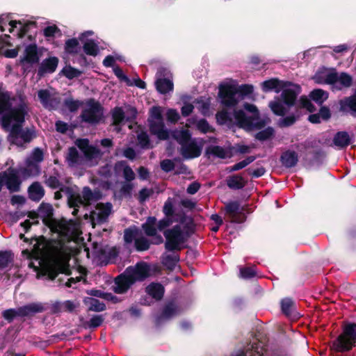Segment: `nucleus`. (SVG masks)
Listing matches in <instances>:
<instances>
[{
	"label": "nucleus",
	"mask_w": 356,
	"mask_h": 356,
	"mask_svg": "<svg viewBox=\"0 0 356 356\" xmlns=\"http://www.w3.org/2000/svg\"><path fill=\"white\" fill-rule=\"evenodd\" d=\"M142 229L147 236H154L158 229L156 217H148L146 222L142 225Z\"/></svg>",
	"instance_id": "32"
},
{
	"label": "nucleus",
	"mask_w": 356,
	"mask_h": 356,
	"mask_svg": "<svg viewBox=\"0 0 356 356\" xmlns=\"http://www.w3.org/2000/svg\"><path fill=\"white\" fill-rule=\"evenodd\" d=\"M151 120L161 121L163 120L162 109L159 106H154L149 111V118L147 122Z\"/></svg>",
	"instance_id": "54"
},
{
	"label": "nucleus",
	"mask_w": 356,
	"mask_h": 356,
	"mask_svg": "<svg viewBox=\"0 0 356 356\" xmlns=\"http://www.w3.org/2000/svg\"><path fill=\"white\" fill-rule=\"evenodd\" d=\"M47 238L44 236H40V237H34L31 238V243L33 241H35L33 245V250L36 252H41L42 249H45V244L47 243Z\"/></svg>",
	"instance_id": "58"
},
{
	"label": "nucleus",
	"mask_w": 356,
	"mask_h": 356,
	"mask_svg": "<svg viewBox=\"0 0 356 356\" xmlns=\"http://www.w3.org/2000/svg\"><path fill=\"white\" fill-rule=\"evenodd\" d=\"M356 346V323H348L343 326V332L332 342L331 348L337 353L352 350Z\"/></svg>",
	"instance_id": "3"
},
{
	"label": "nucleus",
	"mask_w": 356,
	"mask_h": 356,
	"mask_svg": "<svg viewBox=\"0 0 356 356\" xmlns=\"http://www.w3.org/2000/svg\"><path fill=\"white\" fill-rule=\"evenodd\" d=\"M275 134L274 129L271 127H268L259 132L255 135V138L259 141H265L270 139Z\"/></svg>",
	"instance_id": "55"
},
{
	"label": "nucleus",
	"mask_w": 356,
	"mask_h": 356,
	"mask_svg": "<svg viewBox=\"0 0 356 356\" xmlns=\"http://www.w3.org/2000/svg\"><path fill=\"white\" fill-rule=\"evenodd\" d=\"M280 161L282 165L286 168L295 167L299 161L298 154L293 150H286L280 156Z\"/></svg>",
	"instance_id": "22"
},
{
	"label": "nucleus",
	"mask_w": 356,
	"mask_h": 356,
	"mask_svg": "<svg viewBox=\"0 0 356 356\" xmlns=\"http://www.w3.org/2000/svg\"><path fill=\"white\" fill-rule=\"evenodd\" d=\"M245 180L241 175H232L226 178V184L232 190L243 189L247 184Z\"/></svg>",
	"instance_id": "25"
},
{
	"label": "nucleus",
	"mask_w": 356,
	"mask_h": 356,
	"mask_svg": "<svg viewBox=\"0 0 356 356\" xmlns=\"http://www.w3.org/2000/svg\"><path fill=\"white\" fill-rule=\"evenodd\" d=\"M12 107L10 95L8 92L0 91V114L8 112Z\"/></svg>",
	"instance_id": "39"
},
{
	"label": "nucleus",
	"mask_w": 356,
	"mask_h": 356,
	"mask_svg": "<svg viewBox=\"0 0 356 356\" xmlns=\"http://www.w3.org/2000/svg\"><path fill=\"white\" fill-rule=\"evenodd\" d=\"M155 86L156 90L163 95L172 91L174 88L172 81L165 78L158 79L155 81Z\"/></svg>",
	"instance_id": "31"
},
{
	"label": "nucleus",
	"mask_w": 356,
	"mask_h": 356,
	"mask_svg": "<svg viewBox=\"0 0 356 356\" xmlns=\"http://www.w3.org/2000/svg\"><path fill=\"white\" fill-rule=\"evenodd\" d=\"M86 104L88 107L83 109L80 115L81 121L92 125L99 124L104 117V108L92 98Z\"/></svg>",
	"instance_id": "4"
},
{
	"label": "nucleus",
	"mask_w": 356,
	"mask_h": 356,
	"mask_svg": "<svg viewBox=\"0 0 356 356\" xmlns=\"http://www.w3.org/2000/svg\"><path fill=\"white\" fill-rule=\"evenodd\" d=\"M281 311L283 314L290 316L293 312L296 309V304L294 300L291 298H284L280 301Z\"/></svg>",
	"instance_id": "37"
},
{
	"label": "nucleus",
	"mask_w": 356,
	"mask_h": 356,
	"mask_svg": "<svg viewBox=\"0 0 356 356\" xmlns=\"http://www.w3.org/2000/svg\"><path fill=\"white\" fill-rule=\"evenodd\" d=\"M29 198L35 202H39L44 195V190L41 184L33 182L28 188Z\"/></svg>",
	"instance_id": "29"
},
{
	"label": "nucleus",
	"mask_w": 356,
	"mask_h": 356,
	"mask_svg": "<svg viewBox=\"0 0 356 356\" xmlns=\"http://www.w3.org/2000/svg\"><path fill=\"white\" fill-rule=\"evenodd\" d=\"M225 211L232 218L231 222L240 223L243 220L238 218L237 214L240 213V204L238 201H231L225 204Z\"/></svg>",
	"instance_id": "26"
},
{
	"label": "nucleus",
	"mask_w": 356,
	"mask_h": 356,
	"mask_svg": "<svg viewBox=\"0 0 356 356\" xmlns=\"http://www.w3.org/2000/svg\"><path fill=\"white\" fill-rule=\"evenodd\" d=\"M83 154L87 159L91 160L100 155V150L95 146L90 145L87 149L84 151Z\"/></svg>",
	"instance_id": "63"
},
{
	"label": "nucleus",
	"mask_w": 356,
	"mask_h": 356,
	"mask_svg": "<svg viewBox=\"0 0 356 356\" xmlns=\"http://www.w3.org/2000/svg\"><path fill=\"white\" fill-rule=\"evenodd\" d=\"M135 248L138 252H143L149 250L150 241L144 236L136 238L134 242Z\"/></svg>",
	"instance_id": "53"
},
{
	"label": "nucleus",
	"mask_w": 356,
	"mask_h": 356,
	"mask_svg": "<svg viewBox=\"0 0 356 356\" xmlns=\"http://www.w3.org/2000/svg\"><path fill=\"white\" fill-rule=\"evenodd\" d=\"M80 155L75 147L68 148V152L65 156V160L71 167L79 163Z\"/></svg>",
	"instance_id": "44"
},
{
	"label": "nucleus",
	"mask_w": 356,
	"mask_h": 356,
	"mask_svg": "<svg viewBox=\"0 0 356 356\" xmlns=\"http://www.w3.org/2000/svg\"><path fill=\"white\" fill-rule=\"evenodd\" d=\"M104 320V319L102 315H95L89 321L83 322V326L85 328H97L102 325Z\"/></svg>",
	"instance_id": "51"
},
{
	"label": "nucleus",
	"mask_w": 356,
	"mask_h": 356,
	"mask_svg": "<svg viewBox=\"0 0 356 356\" xmlns=\"http://www.w3.org/2000/svg\"><path fill=\"white\" fill-rule=\"evenodd\" d=\"M339 111L356 117V92L339 101Z\"/></svg>",
	"instance_id": "19"
},
{
	"label": "nucleus",
	"mask_w": 356,
	"mask_h": 356,
	"mask_svg": "<svg viewBox=\"0 0 356 356\" xmlns=\"http://www.w3.org/2000/svg\"><path fill=\"white\" fill-rule=\"evenodd\" d=\"M14 261V254L11 251H0V270H3Z\"/></svg>",
	"instance_id": "41"
},
{
	"label": "nucleus",
	"mask_w": 356,
	"mask_h": 356,
	"mask_svg": "<svg viewBox=\"0 0 356 356\" xmlns=\"http://www.w3.org/2000/svg\"><path fill=\"white\" fill-rule=\"evenodd\" d=\"M38 95L40 102L45 108L51 106L52 105V102L56 100L55 98L51 97L49 91L47 90H40Z\"/></svg>",
	"instance_id": "49"
},
{
	"label": "nucleus",
	"mask_w": 356,
	"mask_h": 356,
	"mask_svg": "<svg viewBox=\"0 0 356 356\" xmlns=\"http://www.w3.org/2000/svg\"><path fill=\"white\" fill-rule=\"evenodd\" d=\"M145 292L156 301L161 300L165 293L164 286L159 282H152L145 287Z\"/></svg>",
	"instance_id": "24"
},
{
	"label": "nucleus",
	"mask_w": 356,
	"mask_h": 356,
	"mask_svg": "<svg viewBox=\"0 0 356 356\" xmlns=\"http://www.w3.org/2000/svg\"><path fill=\"white\" fill-rule=\"evenodd\" d=\"M40 57L38 52V46L36 44H30L27 45L24 49V56L21 58L20 63L33 65L38 63Z\"/></svg>",
	"instance_id": "20"
},
{
	"label": "nucleus",
	"mask_w": 356,
	"mask_h": 356,
	"mask_svg": "<svg viewBox=\"0 0 356 356\" xmlns=\"http://www.w3.org/2000/svg\"><path fill=\"white\" fill-rule=\"evenodd\" d=\"M113 125H120L126 119L124 113L121 107H115L112 111Z\"/></svg>",
	"instance_id": "52"
},
{
	"label": "nucleus",
	"mask_w": 356,
	"mask_h": 356,
	"mask_svg": "<svg viewBox=\"0 0 356 356\" xmlns=\"http://www.w3.org/2000/svg\"><path fill=\"white\" fill-rule=\"evenodd\" d=\"M181 307L174 301L168 302L163 307L162 311L156 318V323H161L164 321H168L181 314Z\"/></svg>",
	"instance_id": "12"
},
{
	"label": "nucleus",
	"mask_w": 356,
	"mask_h": 356,
	"mask_svg": "<svg viewBox=\"0 0 356 356\" xmlns=\"http://www.w3.org/2000/svg\"><path fill=\"white\" fill-rule=\"evenodd\" d=\"M137 140L140 146L143 149H149L152 147L150 145V139L145 131H142L137 136Z\"/></svg>",
	"instance_id": "61"
},
{
	"label": "nucleus",
	"mask_w": 356,
	"mask_h": 356,
	"mask_svg": "<svg viewBox=\"0 0 356 356\" xmlns=\"http://www.w3.org/2000/svg\"><path fill=\"white\" fill-rule=\"evenodd\" d=\"M63 248L64 243L60 240H47L44 251L49 260L42 266L41 274L49 280H54L59 273L72 275L69 263L61 260Z\"/></svg>",
	"instance_id": "1"
},
{
	"label": "nucleus",
	"mask_w": 356,
	"mask_h": 356,
	"mask_svg": "<svg viewBox=\"0 0 356 356\" xmlns=\"http://www.w3.org/2000/svg\"><path fill=\"white\" fill-rule=\"evenodd\" d=\"M95 209L98 211H91L89 216L93 228L97 224L102 225L108 221V217L112 213L113 206L110 202H99L96 204Z\"/></svg>",
	"instance_id": "8"
},
{
	"label": "nucleus",
	"mask_w": 356,
	"mask_h": 356,
	"mask_svg": "<svg viewBox=\"0 0 356 356\" xmlns=\"http://www.w3.org/2000/svg\"><path fill=\"white\" fill-rule=\"evenodd\" d=\"M291 85H292V83L290 81H284L277 78H272L262 82L261 90L264 92L274 90L275 92L278 93L282 89L291 86Z\"/></svg>",
	"instance_id": "17"
},
{
	"label": "nucleus",
	"mask_w": 356,
	"mask_h": 356,
	"mask_svg": "<svg viewBox=\"0 0 356 356\" xmlns=\"http://www.w3.org/2000/svg\"><path fill=\"white\" fill-rule=\"evenodd\" d=\"M263 354V347L259 343H252L240 350L236 356H262Z\"/></svg>",
	"instance_id": "28"
},
{
	"label": "nucleus",
	"mask_w": 356,
	"mask_h": 356,
	"mask_svg": "<svg viewBox=\"0 0 356 356\" xmlns=\"http://www.w3.org/2000/svg\"><path fill=\"white\" fill-rule=\"evenodd\" d=\"M163 235L165 238V248L168 251H181V245L184 243V234L181 226L176 225L171 229H165Z\"/></svg>",
	"instance_id": "5"
},
{
	"label": "nucleus",
	"mask_w": 356,
	"mask_h": 356,
	"mask_svg": "<svg viewBox=\"0 0 356 356\" xmlns=\"http://www.w3.org/2000/svg\"><path fill=\"white\" fill-rule=\"evenodd\" d=\"M291 86L293 88L286 87L282 89L281 95L279 97L288 108L296 105L298 95L301 91V88L298 85L292 83Z\"/></svg>",
	"instance_id": "13"
},
{
	"label": "nucleus",
	"mask_w": 356,
	"mask_h": 356,
	"mask_svg": "<svg viewBox=\"0 0 356 356\" xmlns=\"http://www.w3.org/2000/svg\"><path fill=\"white\" fill-rule=\"evenodd\" d=\"M64 105L70 112L74 113L82 105V102L79 100H74L73 99H66L64 101Z\"/></svg>",
	"instance_id": "62"
},
{
	"label": "nucleus",
	"mask_w": 356,
	"mask_h": 356,
	"mask_svg": "<svg viewBox=\"0 0 356 356\" xmlns=\"http://www.w3.org/2000/svg\"><path fill=\"white\" fill-rule=\"evenodd\" d=\"M59 60L56 56H51L44 59L40 64L37 75L39 78L44 76L46 74L54 73L58 65Z\"/></svg>",
	"instance_id": "16"
},
{
	"label": "nucleus",
	"mask_w": 356,
	"mask_h": 356,
	"mask_svg": "<svg viewBox=\"0 0 356 356\" xmlns=\"http://www.w3.org/2000/svg\"><path fill=\"white\" fill-rule=\"evenodd\" d=\"M179 260L178 254H163L161 257V264L169 270H173Z\"/></svg>",
	"instance_id": "33"
},
{
	"label": "nucleus",
	"mask_w": 356,
	"mask_h": 356,
	"mask_svg": "<svg viewBox=\"0 0 356 356\" xmlns=\"http://www.w3.org/2000/svg\"><path fill=\"white\" fill-rule=\"evenodd\" d=\"M207 154H212L220 159H225L227 156L226 150L219 145H210L206 149Z\"/></svg>",
	"instance_id": "50"
},
{
	"label": "nucleus",
	"mask_w": 356,
	"mask_h": 356,
	"mask_svg": "<svg viewBox=\"0 0 356 356\" xmlns=\"http://www.w3.org/2000/svg\"><path fill=\"white\" fill-rule=\"evenodd\" d=\"M302 115L301 113H299L298 108H296L295 114L288 115L280 120L279 126L280 127H289L292 126L296 120Z\"/></svg>",
	"instance_id": "42"
},
{
	"label": "nucleus",
	"mask_w": 356,
	"mask_h": 356,
	"mask_svg": "<svg viewBox=\"0 0 356 356\" xmlns=\"http://www.w3.org/2000/svg\"><path fill=\"white\" fill-rule=\"evenodd\" d=\"M4 184L10 192H18L20 190L21 181L16 170L10 168L8 172H0V191Z\"/></svg>",
	"instance_id": "9"
},
{
	"label": "nucleus",
	"mask_w": 356,
	"mask_h": 356,
	"mask_svg": "<svg viewBox=\"0 0 356 356\" xmlns=\"http://www.w3.org/2000/svg\"><path fill=\"white\" fill-rule=\"evenodd\" d=\"M60 74L65 76L67 79L72 80L74 78L79 77L82 74V71L69 65L64 67Z\"/></svg>",
	"instance_id": "47"
},
{
	"label": "nucleus",
	"mask_w": 356,
	"mask_h": 356,
	"mask_svg": "<svg viewBox=\"0 0 356 356\" xmlns=\"http://www.w3.org/2000/svg\"><path fill=\"white\" fill-rule=\"evenodd\" d=\"M180 152L184 159H191L200 156L202 148L195 141L191 140L181 147Z\"/></svg>",
	"instance_id": "21"
},
{
	"label": "nucleus",
	"mask_w": 356,
	"mask_h": 356,
	"mask_svg": "<svg viewBox=\"0 0 356 356\" xmlns=\"http://www.w3.org/2000/svg\"><path fill=\"white\" fill-rule=\"evenodd\" d=\"M234 117L237 124L241 127L250 124V118L246 115L245 113L243 110H235L234 112Z\"/></svg>",
	"instance_id": "46"
},
{
	"label": "nucleus",
	"mask_w": 356,
	"mask_h": 356,
	"mask_svg": "<svg viewBox=\"0 0 356 356\" xmlns=\"http://www.w3.org/2000/svg\"><path fill=\"white\" fill-rule=\"evenodd\" d=\"M149 132L156 136L159 140H165L169 138V131L165 127L163 120H151L148 122Z\"/></svg>",
	"instance_id": "18"
},
{
	"label": "nucleus",
	"mask_w": 356,
	"mask_h": 356,
	"mask_svg": "<svg viewBox=\"0 0 356 356\" xmlns=\"http://www.w3.org/2000/svg\"><path fill=\"white\" fill-rule=\"evenodd\" d=\"M197 129L202 134L213 133L215 129L204 119H200L197 123Z\"/></svg>",
	"instance_id": "59"
},
{
	"label": "nucleus",
	"mask_w": 356,
	"mask_h": 356,
	"mask_svg": "<svg viewBox=\"0 0 356 356\" xmlns=\"http://www.w3.org/2000/svg\"><path fill=\"white\" fill-rule=\"evenodd\" d=\"M216 118L217 122L220 125L233 124L232 115L226 110L218 111L216 115Z\"/></svg>",
	"instance_id": "48"
},
{
	"label": "nucleus",
	"mask_w": 356,
	"mask_h": 356,
	"mask_svg": "<svg viewBox=\"0 0 356 356\" xmlns=\"http://www.w3.org/2000/svg\"><path fill=\"white\" fill-rule=\"evenodd\" d=\"M333 144L339 149L347 147L351 143V138L347 131H338L334 136L332 140Z\"/></svg>",
	"instance_id": "27"
},
{
	"label": "nucleus",
	"mask_w": 356,
	"mask_h": 356,
	"mask_svg": "<svg viewBox=\"0 0 356 356\" xmlns=\"http://www.w3.org/2000/svg\"><path fill=\"white\" fill-rule=\"evenodd\" d=\"M311 99L308 98L305 95H302L300 97L299 99V104L296 106V109L298 108L299 113H302L301 110L302 108L307 109L309 113H313L316 111L315 106L312 103Z\"/></svg>",
	"instance_id": "45"
},
{
	"label": "nucleus",
	"mask_w": 356,
	"mask_h": 356,
	"mask_svg": "<svg viewBox=\"0 0 356 356\" xmlns=\"http://www.w3.org/2000/svg\"><path fill=\"white\" fill-rule=\"evenodd\" d=\"M126 270L129 271L130 276L135 280V282L144 281L151 275L150 267L145 262L138 263L135 268L129 266Z\"/></svg>",
	"instance_id": "14"
},
{
	"label": "nucleus",
	"mask_w": 356,
	"mask_h": 356,
	"mask_svg": "<svg viewBox=\"0 0 356 356\" xmlns=\"http://www.w3.org/2000/svg\"><path fill=\"white\" fill-rule=\"evenodd\" d=\"M65 52L70 55H76L81 50V46L79 40L76 38L68 39L65 41L64 45Z\"/></svg>",
	"instance_id": "34"
},
{
	"label": "nucleus",
	"mask_w": 356,
	"mask_h": 356,
	"mask_svg": "<svg viewBox=\"0 0 356 356\" xmlns=\"http://www.w3.org/2000/svg\"><path fill=\"white\" fill-rule=\"evenodd\" d=\"M218 97L220 104L227 108L236 106L238 102L236 85L222 83L219 86Z\"/></svg>",
	"instance_id": "7"
},
{
	"label": "nucleus",
	"mask_w": 356,
	"mask_h": 356,
	"mask_svg": "<svg viewBox=\"0 0 356 356\" xmlns=\"http://www.w3.org/2000/svg\"><path fill=\"white\" fill-rule=\"evenodd\" d=\"M81 197L84 203H90L92 200H99V196H96L90 187L86 186L83 189Z\"/></svg>",
	"instance_id": "60"
},
{
	"label": "nucleus",
	"mask_w": 356,
	"mask_h": 356,
	"mask_svg": "<svg viewBox=\"0 0 356 356\" xmlns=\"http://www.w3.org/2000/svg\"><path fill=\"white\" fill-rule=\"evenodd\" d=\"M174 138L182 147L191 141V134L188 129H181L173 134Z\"/></svg>",
	"instance_id": "38"
},
{
	"label": "nucleus",
	"mask_w": 356,
	"mask_h": 356,
	"mask_svg": "<svg viewBox=\"0 0 356 356\" xmlns=\"http://www.w3.org/2000/svg\"><path fill=\"white\" fill-rule=\"evenodd\" d=\"M44 310V308L41 303H31L20 307L17 309H6L2 312V317L8 323H11L17 316H28L31 314L42 312Z\"/></svg>",
	"instance_id": "6"
},
{
	"label": "nucleus",
	"mask_w": 356,
	"mask_h": 356,
	"mask_svg": "<svg viewBox=\"0 0 356 356\" xmlns=\"http://www.w3.org/2000/svg\"><path fill=\"white\" fill-rule=\"evenodd\" d=\"M284 104L279 97H275L273 101L269 102L268 106L275 115L284 116L288 112V108H286Z\"/></svg>",
	"instance_id": "30"
},
{
	"label": "nucleus",
	"mask_w": 356,
	"mask_h": 356,
	"mask_svg": "<svg viewBox=\"0 0 356 356\" xmlns=\"http://www.w3.org/2000/svg\"><path fill=\"white\" fill-rule=\"evenodd\" d=\"M113 291L118 294L125 293L135 284V280L130 276L129 271H125L117 276L114 280Z\"/></svg>",
	"instance_id": "11"
},
{
	"label": "nucleus",
	"mask_w": 356,
	"mask_h": 356,
	"mask_svg": "<svg viewBox=\"0 0 356 356\" xmlns=\"http://www.w3.org/2000/svg\"><path fill=\"white\" fill-rule=\"evenodd\" d=\"M28 114L26 106L20 104L15 108H12L1 118V126L6 131L13 129V134H17L20 126L25 122V116Z\"/></svg>",
	"instance_id": "2"
},
{
	"label": "nucleus",
	"mask_w": 356,
	"mask_h": 356,
	"mask_svg": "<svg viewBox=\"0 0 356 356\" xmlns=\"http://www.w3.org/2000/svg\"><path fill=\"white\" fill-rule=\"evenodd\" d=\"M84 53L88 56H96L99 51V47L94 40H88L83 45Z\"/></svg>",
	"instance_id": "43"
},
{
	"label": "nucleus",
	"mask_w": 356,
	"mask_h": 356,
	"mask_svg": "<svg viewBox=\"0 0 356 356\" xmlns=\"http://www.w3.org/2000/svg\"><path fill=\"white\" fill-rule=\"evenodd\" d=\"M253 86L250 84H242L241 86L236 85L238 99H243L244 97L252 94L253 92Z\"/></svg>",
	"instance_id": "57"
},
{
	"label": "nucleus",
	"mask_w": 356,
	"mask_h": 356,
	"mask_svg": "<svg viewBox=\"0 0 356 356\" xmlns=\"http://www.w3.org/2000/svg\"><path fill=\"white\" fill-rule=\"evenodd\" d=\"M44 160V152L40 147H35L33 149L30 156L26 161V168L23 170V173L29 176L38 175L40 172L39 163Z\"/></svg>",
	"instance_id": "10"
},
{
	"label": "nucleus",
	"mask_w": 356,
	"mask_h": 356,
	"mask_svg": "<svg viewBox=\"0 0 356 356\" xmlns=\"http://www.w3.org/2000/svg\"><path fill=\"white\" fill-rule=\"evenodd\" d=\"M154 191L152 188H142L137 196V199L140 204H143L153 194Z\"/></svg>",
	"instance_id": "64"
},
{
	"label": "nucleus",
	"mask_w": 356,
	"mask_h": 356,
	"mask_svg": "<svg viewBox=\"0 0 356 356\" xmlns=\"http://www.w3.org/2000/svg\"><path fill=\"white\" fill-rule=\"evenodd\" d=\"M69 193L67 204L70 208L79 207L81 205L84 204L83 200L79 194L72 193L71 191Z\"/></svg>",
	"instance_id": "56"
},
{
	"label": "nucleus",
	"mask_w": 356,
	"mask_h": 356,
	"mask_svg": "<svg viewBox=\"0 0 356 356\" xmlns=\"http://www.w3.org/2000/svg\"><path fill=\"white\" fill-rule=\"evenodd\" d=\"M40 217L42 218L43 223L52 228L56 223L54 218V209L51 204L42 202L38 207Z\"/></svg>",
	"instance_id": "15"
},
{
	"label": "nucleus",
	"mask_w": 356,
	"mask_h": 356,
	"mask_svg": "<svg viewBox=\"0 0 356 356\" xmlns=\"http://www.w3.org/2000/svg\"><path fill=\"white\" fill-rule=\"evenodd\" d=\"M125 163L126 162L124 161H118L115 165V168L123 167V177L127 181L130 182L135 179V173L131 168Z\"/></svg>",
	"instance_id": "40"
},
{
	"label": "nucleus",
	"mask_w": 356,
	"mask_h": 356,
	"mask_svg": "<svg viewBox=\"0 0 356 356\" xmlns=\"http://www.w3.org/2000/svg\"><path fill=\"white\" fill-rule=\"evenodd\" d=\"M36 137L35 130L33 129H23V126H20V131L17 134H13V129L9 131V138H12L13 143H15L14 140L20 138L24 143H29L34 138Z\"/></svg>",
	"instance_id": "23"
},
{
	"label": "nucleus",
	"mask_w": 356,
	"mask_h": 356,
	"mask_svg": "<svg viewBox=\"0 0 356 356\" xmlns=\"http://www.w3.org/2000/svg\"><path fill=\"white\" fill-rule=\"evenodd\" d=\"M309 98L318 105L323 103L328 98V92L323 89L317 88L312 90L309 95Z\"/></svg>",
	"instance_id": "36"
},
{
	"label": "nucleus",
	"mask_w": 356,
	"mask_h": 356,
	"mask_svg": "<svg viewBox=\"0 0 356 356\" xmlns=\"http://www.w3.org/2000/svg\"><path fill=\"white\" fill-rule=\"evenodd\" d=\"M84 303L88 305V310L90 311L99 312L104 311L106 308V305L103 302L94 298H86Z\"/></svg>",
	"instance_id": "35"
}]
</instances>
